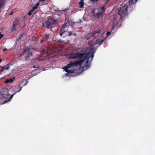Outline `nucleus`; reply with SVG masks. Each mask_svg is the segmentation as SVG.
Returning <instances> with one entry per match:
<instances>
[{
	"label": "nucleus",
	"instance_id": "obj_18",
	"mask_svg": "<svg viewBox=\"0 0 155 155\" xmlns=\"http://www.w3.org/2000/svg\"><path fill=\"white\" fill-rule=\"evenodd\" d=\"M37 6H35L33 7L31 10L34 11L35 9H37Z\"/></svg>",
	"mask_w": 155,
	"mask_h": 155
},
{
	"label": "nucleus",
	"instance_id": "obj_5",
	"mask_svg": "<svg viewBox=\"0 0 155 155\" xmlns=\"http://www.w3.org/2000/svg\"><path fill=\"white\" fill-rule=\"evenodd\" d=\"M23 53L25 54V58L26 60H28L32 54V52L31 51L29 47L25 48L23 51Z\"/></svg>",
	"mask_w": 155,
	"mask_h": 155
},
{
	"label": "nucleus",
	"instance_id": "obj_24",
	"mask_svg": "<svg viewBox=\"0 0 155 155\" xmlns=\"http://www.w3.org/2000/svg\"><path fill=\"white\" fill-rule=\"evenodd\" d=\"M39 5V3H37V4H36V5L35 6H37V7L38 8V6Z\"/></svg>",
	"mask_w": 155,
	"mask_h": 155
},
{
	"label": "nucleus",
	"instance_id": "obj_10",
	"mask_svg": "<svg viewBox=\"0 0 155 155\" xmlns=\"http://www.w3.org/2000/svg\"><path fill=\"white\" fill-rule=\"evenodd\" d=\"M9 64H8V65H6L5 67H1L2 68L1 71L2 72H3L4 70H8L9 69L10 66H9Z\"/></svg>",
	"mask_w": 155,
	"mask_h": 155
},
{
	"label": "nucleus",
	"instance_id": "obj_8",
	"mask_svg": "<svg viewBox=\"0 0 155 155\" xmlns=\"http://www.w3.org/2000/svg\"><path fill=\"white\" fill-rule=\"evenodd\" d=\"M22 87H21L20 89V90L18 91H17V92H15V93H14V94H12L11 95V96L9 98L8 100H5V103H7V102H8L9 101H10L12 99V98L13 97V96H14V95L15 94H16L17 93V92H19L21 90V89L22 87Z\"/></svg>",
	"mask_w": 155,
	"mask_h": 155
},
{
	"label": "nucleus",
	"instance_id": "obj_12",
	"mask_svg": "<svg viewBox=\"0 0 155 155\" xmlns=\"http://www.w3.org/2000/svg\"><path fill=\"white\" fill-rule=\"evenodd\" d=\"M15 79V78L14 77L12 78H11L9 79H7L5 81V83H12L13 81V80Z\"/></svg>",
	"mask_w": 155,
	"mask_h": 155
},
{
	"label": "nucleus",
	"instance_id": "obj_2",
	"mask_svg": "<svg viewBox=\"0 0 155 155\" xmlns=\"http://www.w3.org/2000/svg\"><path fill=\"white\" fill-rule=\"evenodd\" d=\"M137 0H129L126 4L124 6L120 7L118 10V13L114 16L112 21V23L114 26L118 25V22L120 20H122L123 18L126 16L127 13V9L130 8V10H132L131 7L132 5L135 4Z\"/></svg>",
	"mask_w": 155,
	"mask_h": 155
},
{
	"label": "nucleus",
	"instance_id": "obj_20",
	"mask_svg": "<svg viewBox=\"0 0 155 155\" xmlns=\"http://www.w3.org/2000/svg\"><path fill=\"white\" fill-rule=\"evenodd\" d=\"M110 34V33L108 31H107V36L109 35Z\"/></svg>",
	"mask_w": 155,
	"mask_h": 155
},
{
	"label": "nucleus",
	"instance_id": "obj_7",
	"mask_svg": "<svg viewBox=\"0 0 155 155\" xmlns=\"http://www.w3.org/2000/svg\"><path fill=\"white\" fill-rule=\"evenodd\" d=\"M94 41H91V45L94 46L97 44H98V45H100L103 43L104 42V40H101L99 42H98V39H96L95 40V42L94 43Z\"/></svg>",
	"mask_w": 155,
	"mask_h": 155
},
{
	"label": "nucleus",
	"instance_id": "obj_3",
	"mask_svg": "<svg viewBox=\"0 0 155 155\" xmlns=\"http://www.w3.org/2000/svg\"><path fill=\"white\" fill-rule=\"evenodd\" d=\"M57 22V20H48L44 22L43 26L48 29L51 28Z\"/></svg>",
	"mask_w": 155,
	"mask_h": 155
},
{
	"label": "nucleus",
	"instance_id": "obj_19",
	"mask_svg": "<svg viewBox=\"0 0 155 155\" xmlns=\"http://www.w3.org/2000/svg\"><path fill=\"white\" fill-rule=\"evenodd\" d=\"M4 36V35L3 34H2L1 32H0V37L1 38L3 37Z\"/></svg>",
	"mask_w": 155,
	"mask_h": 155
},
{
	"label": "nucleus",
	"instance_id": "obj_1",
	"mask_svg": "<svg viewBox=\"0 0 155 155\" xmlns=\"http://www.w3.org/2000/svg\"><path fill=\"white\" fill-rule=\"evenodd\" d=\"M94 53V49L91 48L90 49L87 50L86 54H85V52L83 53L76 52L74 53H72L69 54L68 56V59H77L78 61L71 62L69 64H67L66 66L63 68L64 71L67 72L65 74V75L69 76L70 74L75 73L76 70L74 69L73 67L79 65L81 66L85 60L86 61L84 64V67H86V68H89Z\"/></svg>",
	"mask_w": 155,
	"mask_h": 155
},
{
	"label": "nucleus",
	"instance_id": "obj_25",
	"mask_svg": "<svg viewBox=\"0 0 155 155\" xmlns=\"http://www.w3.org/2000/svg\"><path fill=\"white\" fill-rule=\"evenodd\" d=\"M7 50V49L5 48H4L3 50V51H5L6 50Z\"/></svg>",
	"mask_w": 155,
	"mask_h": 155
},
{
	"label": "nucleus",
	"instance_id": "obj_13",
	"mask_svg": "<svg viewBox=\"0 0 155 155\" xmlns=\"http://www.w3.org/2000/svg\"><path fill=\"white\" fill-rule=\"evenodd\" d=\"M84 0H81L79 2V8H82L83 7L84 5Z\"/></svg>",
	"mask_w": 155,
	"mask_h": 155
},
{
	"label": "nucleus",
	"instance_id": "obj_4",
	"mask_svg": "<svg viewBox=\"0 0 155 155\" xmlns=\"http://www.w3.org/2000/svg\"><path fill=\"white\" fill-rule=\"evenodd\" d=\"M105 12V6H104L101 8H98L96 13H94V11L92 12L95 18H99L100 17H102L103 15V13Z\"/></svg>",
	"mask_w": 155,
	"mask_h": 155
},
{
	"label": "nucleus",
	"instance_id": "obj_23",
	"mask_svg": "<svg viewBox=\"0 0 155 155\" xmlns=\"http://www.w3.org/2000/svg\"><path fill=\"white\" fill-rule=\"evenodd\" d=\"M81 22H82L81 19L79 20L78 21V23H81Z\"/></svg>",
	"mask_w": 155,
	"mask_h": 155
},
{
	"label": "nucleus",
	"instance_id": "obj_6",
	"mask_svg": "<svg viewBox=\"0 0 155 155\" xmlns=\"http://www.w3.org/2000/svg\"><path fill=\"white\" fill-rule=\"evenodd\" d=\"M69 24V20H65L64 23L62 25V27L61 28L60 31H66L65 30L67 28Z\"/></svg>",
	"mask_w": 155,
	"mask_h": 155
},
{
	"label": "nucleus",
	"instance_id": "obj_26",
	"mask_svg": "<svg viewBox=\"0 0 155 155\" xmlns=\"http://www.w3.org/2000/svg\"><path fill=\"white\" fill-rule=\"evenodd\" d=\"M13 14V12H11V13H10L9 15H12Z\"/></svg>",
	"mask_w": 155,
	"mask_h": 155
},
{
	"label": "nucleus",
	"instance_id": "obj_29",
	"mask_svg": "<svg viewBox=\"0 0 155 155\" xmlns=\"http://www.w3.org/2000/svg\"><path fill=\"white\" fill-rule=\"evenodd\" d=\"M2 60L1 58H0V63L2 62Z\"/></svg>",
	"mask_w": 155,
	"mask_h": 155
},
{
	"label": "nucleus",
	"instance_id": "obj_11",
	"mask_svg": "<svg viewBox=\"0 0 155 155\" xmlns=\"http://www.w3.org/2000/svg\"><path fill=\"white\" fill-rule=\"evenodd\" d=\"M66 32V31H60V32H58V34H59L60 36H62L63 37H64L67 35L64 34Z\"/></svg>",
	"mask_w": 155,
	"mask_h": 155
},
{
	"label": "nucleus",
	"instance_id": "obj_16",
	"mask_svg": "<svg viewBox=\"0 0 155 155\" xmlns=\"http://www.w3.org/2000/svg\"><path fill=\"white\" fill-rule=\"evenodd\" d=\"M24 36L25 37L26 36L25 35L24 33L22 34L21 35L19 39H22V40H23L25 38L24 37Z\"/></svg>",
	"mask_w": 155,
	"mask_h": 155
},
{
	"label": "nucleus",
	"instance_id": "obj_14",
	"mask_svg": "<svg viewBox=\"0 0 155 155\" xmlns=\"http://www.w3.org/2000/svg\"><path fill=\"white\" fill-rule=\"evenodd\" d=\"M68 32V34L67 35H68V36H71V35H73V36H76V34L75 33H73L72 32Z\"/></svg>",
	"mask_w": 155,
	"mask_h": 155
},
{
	"label": "nucleus",
	"instance_id": "obj_21",
	"mask_svg": "<svg viewBox=\"0 0 155 155\" xmlns=\"http://www.w3.org/2000/svg\"><path fill=\"white\" fill-rule=\"evenodd\" d=\"M92 1L94 2H96L97 1H98V0H91Z\"/></svg>",
	"mask_w": 155,
	"mask_h": 155
},
{
	"label": "nucleus",
	"instance_id": "obj_28",
	"mask_svg": "<svg viewBox=\"0 0 155 155\" xmlns=\"http://www.w3.org/2000/svg\"><path fill=\"white\" fill-rule=\"evenodd\" d=\"M33 68H36V67L35 66H33Z\"/></svg>",
	"mask_w": 155,
	"mask_h": 155
},
{
	"label": "nucleus",
	"instance_id": "obj_17",
	"mask_svg": "<svg viewBox=\"0 0 155 155\" xmlns=\"http://www.w3.org/2000/svg\"><path fill=\"white\" fill-rule=\"evenodd\" d=\"M33 10H32L31 9L29 10L28 13V15L29 16L31 15L32 13V12H33Z\"/></svg>",
	"mask_w": 155,
	"mask_h": 155
},
{
	"label": "nucleus",
	"instance_id": "obj_9",
	"mask_svg": "<svg viewBox=\"0 0 155 155\" xmlns=\"http://www.w3.org/2000/svg\"><path fill=\"white\" fill-rule=\"evenodd\" d=\"M100 31L99 29H97L95 30L92 31L89 34L90 35V36H93L95 34H96L97 33H99Z\"/></svg>",
	"mask_w": 155,
	"mask_h": 155
},
{
	"label": "nucleus",
	"instance_id": "obj_30",
	"mask_svg": "<svg viewBox=\"0 0 155 155\" xmlns=\"http://www.w3.org/2000/svg\"><path fill=\"white\" fill-rule=\"evenodd\" d=\"M15 24H14L13 25V27H14L15 26Z\"/></svg>",
	"mask_w": 155,
	"mask_h": 155
},
{
	"label": "nucleus",
	"instance_id": "obj_22",
	"mask_svg": "<svg viewBox=\"0 0 155 155\" xmlns=\"http://www.w3.org/2000/svg\"><path fill=\"white\" fill-rule=\"evenodd\" d=\"M28 83V81L26 82L23 86H25Z\"/></svg>",
	"mask_w": 155,
	"mask_h": 155
},
{
	"label": "nucleus",
	"instance_id": "obj_27",
	"mask_svg": "<svg viewBox=\"0 0 155 155\" xmlns=\"http://www.w3.org/2000/svg\"><path fill=\"white\" fill-rule=\"evenodd\" d=\"M45 1V0H40V1L41 2H44Z\"/></svg>",
	"mask_w": 155,
	"mask_h": 155
},
{
	"label": "nucleus",
	"instance_id": "obj_15",
	"mask_svg": "<svg viewBox=\"0 0 155 155\" xmlns=\"http://www.w3.org/2000/svg\"><path fill=\"white\" fill-rule=\"evenodd\" d=\"M24 36L25 37L26 36L25 35L24 33L22 34L21 35L19 39H22V40H23L25 38L24 37Z\"/></svg>",
	"mask_w": 155,
	"mask_h": 155
}]
</instances>
